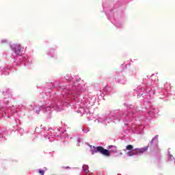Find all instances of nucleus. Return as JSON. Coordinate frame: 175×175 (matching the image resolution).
<instances>
[{
	"label": "nucleus",
	"mask_w": 175,
	"mask_h": 175,
	"mask_svg": "<svg viewBox=\"0 0 175 175\" xmlns=\"http://www.w3.org/2000/svg\"><path fill=\"white\" fill-rule=\"evenodd\" d=\"M126 149L129 151L126 153L128 157H134V155H140V154H144V152H146V151L148 150V148L144 147L142 148H135L133 150V146L128 145L126 147Z\"/></svg>",
	"instance_id": "obj_1"
},
{
	"label": "nucleus",
	"mask_w": 175,
	"mask_h": 175,
	"mask_svg": "<svg viewBox=\"0 0 175 175\" xmlns=\"http://www.w3.org/2000/svg\"><path fill=\"white\" fill-rule=\"evenodd\" d=\"M11 49H12V50H14L16 54H18V53H20L21 51V46H20V44L12 45Z\"/></svg>",
	"instance_id": "obj_2"
},
{
	"label": "nucleus",
	"mask_w": 175,
	"mask_h": 175,
	"mask_svg": "<svg viewBox=\"0 0 175 175\" xmlns=\"http://www.w3.org/2000/svg\"><path fill=\"white\" fill-rule=\"evenodd\" d=\"M100 152L105 157H110V151L103 148L102 146L100 148Z\"/></svg>",
	"instance_id": "obj_3"
},
{
	"label": "nucleus",
	"mask_w": 175,
	"mask_h": 175,
	"mask_svg": "<svg viewBox=\"0 0 175 175\" xmlns=\"http://www.w3.org/2000/svg\"><path fill=\"white\" fill-rule=\"evenodd\" d=\"M100 148L101 146L95 147V146H90V150L92 155H94L95 152H100Z\"/></svg>",
	"instance_id": "obj_4"
},
{
	"label": "nucleus",
	"mask_w": 175,
	"mask_h": 175,
	"mask_svg": "<svg viewBox=\"0 0 175 175\" xmlns=\"http://www.w3.org/2000/svg\"><path fill=\"white\" fill-rule=\"evenodd\" d=\"M109 153L110 152H117V147L114 146H109Z\"/></svg>",
	"instance_id": "obj_5"
},
{
	"label": "nucleus",
	"mask_w": 175,
	"mask_h": 175,
	"mask_svg": "<svg viewBox=\"0 0 175 175\" xmlns=\"http://www.w3.org/2000/svg\"><path fill=\"white\" fill-rule=\"evenodd\" d=\"M83 169L84 172H85L86 173H88V165H83Z\"/></svg>",
	"instance_id": "obj_6"
},
{
	"label": "nucleus",
	"mask_w": 175,
	"mask_h": 175,
	"mask_svg": "<svg viewBox=\"0 0 175 175\" xmlns=\"http://www.w3.org/2000/svg\"><path fill=\"white\" fill-rule=\"evenodd\" d=\"M43 109V107H40V108H38V109L36 110V113L37 114H39V111L42 110Z\"/></svg>",
	"instance_id": "obj_7"
},
{
	"label": "nucleus",
	"mask_w": 175,
	"mask_h": 175,
	"mask_svg": "<svg viewBox=\"0 0 175 175\" xmlns=\"http://www.w3.org/2000/svg\"><path fill=\"white\" fill-rule=\"evenodd\" d=\"M47 110H48L49 111H50V110H51V107H46V108H44V111H47Z\"/></svg>",
	"instance_id": "obj_8"
},
{
	"label": "nucleus",
	"mask_w": 175,
	"mask_h": 175,
	"mask_svg": "<svg viewBox=\"0 0 175 175\" xmlns=\"http://www.w3.org/2000/svg\"><path fill=\"white\" fill-rule=\"evenodd\" d=\"M79 112L81 113V114H83V113H84V109L81 108V109L79 110Z\"/></svg>",
	"instance_id": "obj_9"
},
{
	"label": "nucleus",
	"mask_w": 175,
	"mask_h": 175,
	"mask_svg": "<svg viewBox=\"0 0 175 175\" xmlns=\"http://www.w3.org/2000/svg\"><path fill=\"white\" fill-rule=\"evenodd\" d=\"M154 140H157L158 142V135L155 136L152 139V143L154 142Z\"/></svg>",
	"instance_id": "obj_10"
},
{
	"label": "nucleus",
	"mask_w": 175,
	"mask_h": 175,
	"mask_svg": "<svg viewBox=\"0 0 175 175\" xmlns=\"http://www.w3.org/2000/svg\"><path fill=\"white\" fill-rule=\"evenodd\" d=\"M170 159L171 161H174V162H175V159L173 157V156H172V154H170Z\"/></svg>",
	"instance_id": "obj_11"
},
{
	"label": "nucleus",
	"mask_w": 175,
	"mask_h": 175,
	"mask_svg": "<svg viewBox=\"0 0 175 175\" xmlns=\"http://www.w3.org/2000/svg\"><path fill=\"white\" fill-rule=\"evenodd\" d=\"M39 173H40V174H41V175H44V171H43V170H39Z\"/></svg>",
	"instance_id": "obj_12"
},
{
	"label": "nucleus",
	"mask_w": 175,
	"mask_h": 175,
	"mask_svg": "<svg viewBox=\"0 0 175 175\" xmlns=\"http://www.w3.org/2000/svg\"><path fill=\"white\" fill-rule=\"evenodd\" d=\"M51 107H52L53 109H54V107H55V104H52V105H51Z\"/></svg>",
	"instance_id": "obj_13"
},
{
	"label": "nucleus",
	"mask_w": 175,
	"mask_h": 175,
	"mask_svg": "<svg viewBox=\"0 0 175 175\" xmlns=\"http://www.w3.org/2000/svg\"><path fill=\"white\" fill-rule=\"evenodd\" d=\"M119 155H122V152H120V153H119Z\"/></svg>",
	"instance_id": "obj_14"
},
{
	"label": "nucleus",
	"mask_w": 175,
	"mask_h": 175,
	"mask_svg": "<svg viewBox=\"0 0 175 175\" xmlns=\"http://www.w3.org/2000/svg\"><path fill=\"white\" fill-rule=\"evenodd\" d=\"M4 41H1L2 43H3Z\"/></svg>",
	"instance_id": "obj_15"
}]
</instances>
